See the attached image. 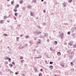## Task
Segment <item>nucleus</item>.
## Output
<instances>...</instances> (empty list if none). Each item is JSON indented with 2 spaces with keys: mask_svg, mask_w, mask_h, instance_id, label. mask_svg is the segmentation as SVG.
Returning <instances> with one entry per match:
<instances>
[{
  "mask_svg": "<svg viewBox=\"0 0 76 76\" xmlns=\"http://www.w3.org/2000/svg\"><path fill=\"white\" fill-rule=\"evenodd\" d=\"M57 54L58 56H60L61 55V53H60V52H59L57 53Z\"/></svg>",
  "mask_w": 76,
  "mask_h": 76,
  "instance_id": "1",
  "label": "nucleus"
},
{
  "mask_svg": "<svg viewBox=\"0 0 76 76\" xmlns=\"http://www.w3.org/2000/svg\"><path fill=\"white\" fill-rule=\"evenodd\" d=\"M53 44H54V45H57V41H54Z\"/></svg>",
  "mask_w": 76,
  "mask_h": 76,
  "instance_id": "2",
  "label": "nucleus"
},
{
  "mask_svg": "<svg viewBox=\"0 0 76 76\" xmlns=\"http://www.w3.org/2000/svg\"><path fill=\"white\" fill-rule=\"evenodd\" d=\"M3 22H4V20H1L0 21V23H3Z\"/></svg>",
  "mask_w": 76,
  "mask_h": 76,
  "instance_id": "3",
  "label": "nucleus"
},
{
  "mask_svg": "<svg viewBox=\"0 0 76 76\" xmlns=\"http://www.w3.org/2000/svg\"><path fill=\"white\" fill-rule=\"evenodd\" d=\"M18 14L17 13L15 12V13L14 15L15 16H18Z\"/></svg>",
  "mask_w": 76,
  "mask_h": 76,
  "instance_id": "4",
  "label": "nucleus"
},
{
  "mask_svg": "<svg viewBox=\"0 0 76 76\" xmlns=\"http://www.w3.org/2000/svg\"><path fill=\"white\" fill-rule=\"evenodd\" d=\"M69 45H70L71 46L72 45H73V43L70 42L69 43Z\"/></svg>",
  "mask_w": 76,
  "mask_h": 76,
  "instance_id": "5",
  "label": "nucleus"
},
{
  "mask_svg": "<svg viewBox=\"0 0 76 76\" xmlns=\"http://www.w3.org/2000/svg\"><path fill=\"white\" fill-rule=\"evenodd\" d=\"M11 4H12V5H13L14 4V1H11Z\"/></svg>",
  "mask_w": 76,
  "mask_h": 76,
  "instance_id": "6",
  "label": "nucleus"
},
{
  "mask_svg": "<svg viewBox=\"0 0 76 76\" xmlns=\"http://www.w3.org/2000/svg\"><path fill=\"white\" fill-rule=\"evenodd\" d=\"M23 58L22 56H20V60H22V59H23Z\"/></svg>",
  "mask_w": 76,
  "mask_h": 76,
  "instance_id": "7",
  "label": "nucleus"
},
{
  "mask_svg": "<svg viewBox=\"0 0 76 76\" xmlns=\"http://www.w3.org/2000/svg\"><path fill=\"white\" fill-rule=\"evenodd\" d=\"M14 12H17V9L15 8V9L14 10Z\"/></svg>",
  "mask_w": 76,
  "mask_h": 76,
  "instance_id": "8",
  "label": "nucleus"
},
{
  "mask_svg": "<svg viewBox=\"0 0 76 76\" xmlns=\"http://www.w3.org/2000/svg\"><path fill=\"white\" fill-rule=\"evenodd\" d=\"M53 66H50V69H53Z\"/></svg>",
  "mask_w": 76,
  "mask_h": 76,
  "instance_id": "9",
  "label": "nucleus"
},
{
  "mask_svg": "<svg viewBox=\"0 0 76 76\" xmlns=\"http://www.w3.org/2000/svg\"><path fill=\"white\" fill-rule=\"evenodd\" d=\"M15 7H16V8L19 7V4H18L16 5V6Z\"/></svg>",
  "mask_w": 76,
  "mask_h": 76,
  "instance_id": "10",
  "label": "nucleus"
},
{
  "mask_svg": "<svg viewBox=\"0 0 76 76\" xmlns=\"http://www.w3.org/2000/svg\"><path fill=\"white\" fill-rule=\"evenodd\" d=\"M23 1H21L20 2V4H22V3H23Z\"/></svg>",
  "mask_w": 76,
  "mask_h": 76,
  "instance_id": "11",
  "label": "nucleus"
},
{
  "mask_svg": "<svg viewBox=\"0 0 76 76\" xmlns=\"http://www.w3.org/2000/svg\"><path fill=\"white\" fill-rule=\"evenodd\" d=\"M30 15H31V16H34V14H33V13L32 12H31Z\"/></svg>",
  "mask_w": 76,
  "mask_h": 76,
  "instance_id": "12",
  "label": "nucleus"
},
{
  "mask_svg": "<svg viewBox=\"0 0 76 76\" xmlns=\"http://www.w3.org/2000/svg\"><path fill=\"white\" fill-rule=\"evenodd\" d=\"M39 76H42V73L39 74Z\"/></svg>",
  "mask_w": 76,
  "mask_h": 76,
  "instance_id": "13",
  "label": "nucleus"
},
{
  "mask_svg": "<svg viewBox=\"0 0 76 76\" xmlns=\"http://www.w3.org/2000/svg\"><path fill=\"white\" fill-rule=\"evenodd\" d=\"M7 34H4V36H5V37H6V36H7Z\"/></svg>",
  "mask_w": 76,
  "mask_h": 76,
  "instance_id": "14",
  "label": "nucleus"
},
{
  "mask_svg": "<svg viewBox=\"0 0 76 76\" xmlns=\"http://www.w3.org/2000/svg\"><path fill=\"white\" fill-rule=\"evenodd\" d=\"M72 1V0H69V1H68V2L69 3H71Z\"/></svg>",
  "mask_w": 76,
  "mask_h": 76,
  "instance_id": "15",
  "label": "nucleus"
},
{
  "mask_svg": "<svg viewBox=\"0 0 76 76\" xmlns=\"http://www.w3.org/2000/svg\"><path fill=\"white\" fill-rule=\"evenodd\" d=\"M23 61H24V60H22L21 61V63H23Z\"/></svg>",
  "mask_w": 76,
  "mask_h": 76,
  "instance_id": "16",
  "label": "nucleus"
},
{
  "mask_svg": "<svg viewBox=\"0 0 76 76\" xmlns=\"http://www.w3.org/2000/svg\"><path fill=\"white\" fill-rule=\"evenodd\" d=\"M73 46L74 48H76V45H73Z\"/></svg>",
  "mask_w": 76,
  "mask_h": 76,
  "instance_id": "17",
  "label": "nucleus"
},
{
  "mask_svg": "<svg viewBox=\"0 0 76 76\" xmlns=\"http://www.w3.org/2000/svg\"><path fill=\"white\" fill-rule=\"evenodd\" d=\"M61 66H62V67H64V64H63V65L61 64Z\"/></svg>",
  "mask_w": 76,
  "mask_h": 76,
  "instance_id": "18",
  "label": "nucleus"
},
{
  "mask_svg": "<svg viewBox=\"0 0 76 76\" xmlns=\"http://www.w3.org/2000/svg\"><path fill=\"white\" fill-rule=\"evenodd\" d=\"M53 63V62H50V64H52Z\"/></svg>",
  "mask_w": 76,
  "mask_h": 76,
  "instance_id": "19",
  "label": "nucleus"
},
{
  "mask_svg": "<svg viewBox=\"0 0 76 76\" xmlns=\"http://www.w3.org/2000/svg\"><path fill=\"white\" fill-rule=\"evenodd\" d=\"M68 35H70V32H68Z\"/></svg>",
  "mask_w": 76,
  "mask_h": 76,
  "instance_id": "20",
  "label": "nucleus"
},
{
  "mask_svg": "<svg viewBox=\"0 0 76 76\" xmlns=\"http://www.w3.org/2000/svg\"><path fill=\"white\" fill-rule=\"evenodd\" d=\"M37 43H38V44H41V42H37Z\"/></svg>",
  "mask_w": 76,
  "mask_h": 76,
  "instance_id": "21",
  "label": "nucleus"
},
{
  "mask_svg": "<svg viewBox=\"0 0 76 76\" xmlns=\"http://www.w3.org/2000/svg\"><path fill=\"white\" fill-rule=\"evenodd\" d=\"M71 64H72V65H71V66H73V62H71Z\"/></svg>",
  "mask_w": 76,
  "mask_h": 76,
  "instance_id": "22",
  "label": "nucleus"
},
{
  "mask_svg": "<svg viewBox=\"0 0 76 76\" xmlns=\"http://www.w3.org/2000/svg\"><path fill=\"white\" fill-rule=\"evenodd\" d=\"M12 64H15V63L14 62H12Z\"/></svg>",
  "mask_w": 76,
  "mask_h": 76,
  "instance_id": "23",
  "label": "nucleus"
},
{
  "mask_svg": "<svg viewBox=\"0 0 76 76\" xmlns=\"http://www.w3.org/2000/svg\"><path fill=\"white\" fill-rule=\"evenodd\" d=\"M28 38V36H26V38Z\"/></svg>",
  "mask_w": 76,
  "mask_h": 76,
  "instance_id": "24",
  "label": "nucleus"
},
{
  "mask_svg": "<svg viewBox=\"0 0 76 76\" xmlns=\"http://www.w3.org/2000/svg\"><path fill=\"white\" fill-rule=\"evenodd\" d=\"M8 60H9V61H10L11 60V59H10V58H8Z\"/></svg>",
  "mask_w": 76,
  "mask_h": 76,
  "instance_id": "25",
  "label": "nucleus"
},
{
  "mask_svg": "<svg viewBox=\"0 0 76 76\" xmlns=\"http://www.w3.org/2000/svg\"><path fill=\"white\" fill-rule=\"evenodd\" d=\"M46 11L45 10H44L43 12H44V13H45Z\"/></svg>",
  "mask_w": 76,
  "mask_h": 76,
  "instance_id": "26",
  "label": "nucleus"
},
{
  "mask_svg": "<svg viewBox=\"0 0 76 76\" xmlns=\"http://www.w3.org/2000/svg\"><path fill=\"white\" fill-rule=\"evenodd\" d=\"M17 39H19V37H17Z\"/></svg>",
  "mask_w": 76,
  "mask_h": 76,
  "instance_id": "27",
  "label": "nucleus"
},
{
  "mask_svg": "<svg viewBox=\"0 0 76 76\" xmlns=\"http://www.w3.org/2000/svg\"><path fill=\"white\" fill-rule=\"evenodd\" d=\"M10 66L11 67H12V64L10 65Z\"/></svg>",
  "mask_w": 76,
  "mask_h": 76,
  "instance_id": "28",
  "label": "nucleus"
},
{
  "mask_svg": "<svg viewBox=\"0 0 76 76\" xmlns=\"http://www.w3.org/2000/svg\"><path fill=\"white\" fill-rule=\"evenodd\" d=\"M9 57H7V58H5V59H9Z\"/></svg>",
  "mask_w": 76,
  "mask_h": 76,
  "instance_id": "29",
  "label": "nucleus"
},
{
  "mask_svg": "<svg viewBox=\"0 0 76 76\" xmlns=\"http://www.w3.org/2000/svg\"><path fill=\"white\" fill-rule=\"evenodd\" d=\"M15 75H18V73H17V72H15Z\"/></svg>",
  "mask_w": 76,
  "mask_h": 76,
  "instance_id": "30",
  "label": "nucleus"
},
{
  "mask_svg": "<svg viewBox=\"0 0 76 76\" xmlns=\"http://www.w3.org/2000/svg\"><path fill=\"white\" fill-rule=\"evenodd\" d=\"M5 18H7V17H6V16H5V17H4V19H5Z\"/></svg>",
  "mask_w": 76,
  "mask_h": 76,
  "instance_id": "31",
  "label": "nucleus"
},
{
  "mask_svg": "<svg viewBox=\"0 0 76 76\" xmlns=\"http://www.w3.org/2000/svg\"><path fill=\"white\" fill-rule=\"evenodd\" d=\"M23 35H22V34H21L20 35V37H22Z\"/></svg>",
  "mask_w": 76,
  "mask_h": 76,
  "instance_id": "32",
  "label": "nucleus"
},
{
  "mask_svg": "<svg viewBox=\"0 0 76 76\" xmlns=\"http://www.w3.org/2000/svg\"><path fill=\"white\" fill-rule=\"evenodd\" d=\"M39 34H41V32H39Z\"/></svg>",
  "mask_w": 76,
  "mask_h": 76,
  "instance_id": "33",
  "label": "nucleus"
},
{
  "mask_svg": "<svg viewBox=\"0 0 76 76\" xmlns=\"http://www.w3.org/2000/svg\"><path fill=\"white\" fill-rule=\"evenodd\" d=\"M30 44H31V43H32V42H30Z\"/></svg>",
  "mask_w": 76,
  "mask_h": 76,
  "instance_id": "34",
  "label": "nucleus"
},
{
  "mask_svg": "<svg viewBox=\"0 0 76 76\" xmlns=\"http://www.w3.org/2000/svg\"><path fill=\"white\" fill-rule=\"evenodd\" d=\"M42 69H41V71H42Z\"/></svg>",
  "mask_w": 76,
  "mask_h": 76,
  "instance_id": "35",
  "label": "nucleus"
},
{
  "mask_svg": "<svg viewBox=\"0 0 76 76\" xmlns=\"http://www.w3.org/2000/svg\"><path fill=\"white\" fill-rule=\"evenodd\" d=\"M7 22H10L8 20L7 21Z\"/></svg>",
  "mask_w": 76,
  "mask_h": 76,
  "instance_id": "36",
  "label": "nucleus"
},
{
  "mask_svg": "<svg viewBox=\"0 0 76 76\" xmlns=\"http://www.w3.org/2000/svg\"><path fill=\"white\" fill-rule=\"evenodd\" d=\"M16 18H15V20H16Z\"/></svg>",
  "mask_w": 76,
  "mask_h": 76,
  "instance_id": "37",
  "label": "nucleus"
},
{
  "mask_svg": "<svg viewBox=\"0 0 76 76\" xmlns=\"http://www.w3.org/2000/svg\"><path fill=\"white\" fill-rule=\"evenodd\" d=\"M44 1V0H42V1Z\"/></svg>",
  "mask_w": 76,
  "mask_h": 76,
  "instance_id": "38",
  "label": "nucleus"
},
{
  "mask_svg": "<svg viewBox=\"0 0 76 76\" xmlns=\"http://www.w3.org/2000/svg\"><path fill=\"white\" fill-rule=\"evenodd\" d=\"M37 19H38V18H37Z\"/></svg>",
  "mask_w": 76,
  "mask_h": 76,
  "instance_id": "39",
  "label": "nucleus"
},
{
  "mask_svg": "<svg viewBox=\"0 0 76 76\" xmlns=\"http://www.w3.org/2000/svg\"><path fill=\"white\" fill-rule=\"evenodd\" d=\"M39 41H41L40 39H39Z\"/></svg>",
  "mask_w": 76,
  "mask_h": 76,
  "instance_id": "40",
  "label": "nucleus"
},
{
  "mask_svg": "<svg viewBox=\"0 0 76 76\" xmlns=\"http://www.w3.org/2000/svg\"><path fill=\"white\" fill-rule=\"evenodd\" d=\"M13 18H15L16 17H14Z\"/></svg>",
  "mask_w": 76,
  "mask_h": 76,
  "instance_id": "41",
  "label": "nucleus"
},
{
  "mask_svg": "<svg viewBox=\"0 0 76 76\" xmlns=\"http://www.w3.org/2000/svg\"><path fill=\"white\" fill-rule=\"evenodd\" d=\"M7 1H9V0H7Z\"/></svg>",
  "mask_w": 76,
  "mask_h": 76,
  "instance_id": "42",
  "label": "nucleus"
},
{
  "mask_svg": "<svg viewBox=\"0 0 76 76\" xmlns=\"http://www.w3.org/2000/svg\"><path fill=\"white\" fill-rule=\"evenodd\" d=\"M56 75H54L55 76H56Z\"/></svg>",
  "mask_w": 76,
  "mask_h": 76,
  "instance_id": "43",
  "label": "nucleus"
},
{
  "mask_svg": "<svg viewBox=\"0 0 76 76\" xmlns=\"http://www.w3.org/2000/svg\"><path fill=\"white\" fill-rule=\"evenodd\" d=\"M39 58H41V57H40Z\"/></svg>",
  "mask_w": 76,
  "mask_h": 76,
  "instance_id": "44",
  "label": "nucleus"
},
{
  "mask_svg": "<svg viewBox=\"0 0 76 76\" xmlns=\"http://www.w3.org/2000/svg\"><path fill=\"white\" fill-rule=\"evenodd\" d=\"M0 73H1V72H0Z\"/></svg>",
  "mask_w": 76,
  "mask_h": 76,
  "instance_id": "45",
  "label": "nucleus"
},
{
  "mask_svg": "<svg viewBox=\"0 0 76 76\" xmlns=\"http://www.w3.org/2000/svg\"><path fill=\"white\" fill-rule=\"evenodd\" d=\"M50 50H51V49H50Z\"/></svg>",
  "mask_w": 76,
  "mask_h": 76,
  "instance_id": "46",
  "label": "nucleus"
}]
</instances>
